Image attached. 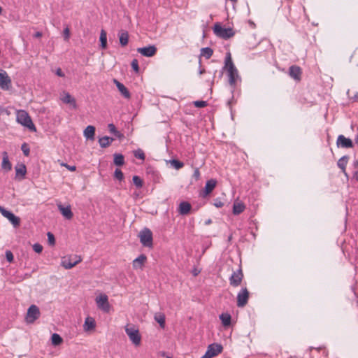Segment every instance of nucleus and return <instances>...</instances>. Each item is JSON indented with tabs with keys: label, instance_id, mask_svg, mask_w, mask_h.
<instances>
[{
	"label": "nucleus",
	"instance_id": "nucleus-50",
	"mask_svg": "<svg viewBox=\"0 0 358 358\" xmlns=\"http://www.w3.org/2000/svg\"><path fill=\"white\" fill-rule=\"evenodd\" d=\"M214 205L217 207V208H221L224 206V203L220 201H216L214 203Z\"/></svg>",
	"mask_w": 358,
	"mask_h": 358
},
{
	"label": "nucleus",
	"instance_id": "nucleus-39",
	"mask_svg": "<svg viewBox=\"0 0 358 358\" xmlns=\"http://www.w3.org/2000/svg\"><path fill=\"white\" fill-rule=\"evenodd\" d=\"M114 177L121 181L124 179V174L120 169H116L114 172Z\"/></svg>",
	"mask_w": 358,
	"mask_h": 358
},
{
	"label": "nucleus",
	"instance_id": "nucleus-31",
	"mask_svg": "<svg viewBox=\"0 0 358 358\" xmlns=\"http://www.w3.org/2000/svg\"><path fill=\"white\" fill-rule=\"evenodd\" d=\"M99 40L101 42V47L105 49L107 47V34L105 30L102 29L100 33Z\"/></svg>",
	"mask_w": 358,
	"mask_h": 358
},
{
	"label": "nucleus",
	"instance_id": "nucleus-54",
	"mask_svg": "<svg viewBox=\"0 0 358 358\" xmlns=\"http://www.w3.org/2000/svg\"><path fill=\"white\" fill-rule=\"evenodd\" d=\"M199 176H200V173H199V171L198 169H196L194 172V176L196 178H199Z\"/></svg>",
	"mask_w": 358,
	"mask_h": 358
},
{
	"label": "nucleus",
	"instance_id": "nucleus-2",
	"mask_svg": "<svg viewBox=\"0 0 358 358\" xmlns=\"http://www.w3.org/2000/svg\"><path fill=\"white\" fill-rule=\"evenodd\" d=\"M17 122L22 126L29 129V131L35 132L36 128L32 122L29 113L24 110H18L16 113Z\"/></svg>",
	"mask_w": 358,
	"mask_h": 358
},
{
	"label": "nucleus",
	"instance_id": "nucleus-48",
	"mask_svg": "<svg viewBox=\"0 0 358 358\" xmlns=\"http://www.w3.org/2000/svg\"><path fill=\"white\" fill-rule=\"evenodd\" d=\"M84 136H85L86 139H90V125H88L84 130Z\"/></svg>",
	"mask_w": 358,
	"mask_h": 358
},
{
	"label": "nucleus",
	"instance_id": "nucleus-58",
	"mask_svg": "<svg viewBox=\"0 0 358 358\" xmlns=\"http://www.w3.org/2000/svg\"><path fill=\"white\" fill-rule=\"evenodd\" d=\"M201 358H210L206 353L204 354Z\"/></svg>",
	"mask_w": 358,
	"mask_h": 358
},
{
	"label": "nucleus",
	"instance_id": "nucleus-49",
	"mask_svg": "<svg viewBox=\"0 0 358 358\" xmlns=\"http://www.w3.org/2000/svg\"><path fill=\"white\" fill-rule=\"evenodd\" d=\"M55 73H56V75H57L59 77H64V74L63 71H62V69L60 68L57 69V70L55 71Z\"/></svg>",
	"mask_w": 358,
	"mask_h": 358
},
{
	"label": "nucleus",
	"instance_id": "nucleus-33",
	"mask_svg": "<svg viewBox=\"0 0 358 358\" xmlns=\"http://www.w3.org/2000/svg\"><path fill=\"white\" fill-rule=\"evenodd\" d=\"M213 54V50L210 48L206 47L203 48L201 50V56L210 59Z\"/></svg>",
	"mask_w": 358,
	"mask_h": 358
},
{
	"label": "nucleus",
	"instance_id": "nucleus-55",
	"mask_svg": "<svg viewBox=\"0 0 358 358\" xmlns=\"http://www.w3.org/2000/svg\"><path fill=\"white\" fill-rule=\"evenodd\" d=\"M41 36H42V33H41V32H40V31H37V32L34 34V37H36V38H39V37H41Z\"/></svg>",
	"mask_w": 358,
	"mask_h": 358
},
{
	"label": "nucleus",
	"instance_id": "nucleus-43",
	"mask_svg": "<svg viewBox=\"0 0 358 358\" xmlns=\"http://www.w3.org/2000/svg\"><path fill=\"white\" fill-rule=\"evenodd\" d=\"M33 250L36 253H41L43 250V246L39 243H35L33 245Z\"/></svg>",
	"mask_w": 358,
	"mask_h": 358
},
{
	"label": "nucleus",
	"instance_id": "nucleus-63",
	"mask_svg": "<svg viewBox=\"0 0 358 358\" xmlns=\"http://www.w3.org/2000/svg\"><path fill=\"white\" fill-rule=\"evenodd\" d=\"M355 96V98H356L357 99H358V93H357V94H356Z\"/></svg>",
	"mask_w": 358,
	"mask_h": 358
},
{
	"label": "nucleus",
	"instance_id": "nucleus-62",
	"mask_svg": "<svg viewBox=\"0 0 358 358\" xmlns=\"http://www.w3.org/2000/svg\"><path fill=\"white\" fill-rule=\"evenodd\" d=\"M355 166H358V161H356V162H355Z\"/></svg>",
	"mask_w": 358,
	"mask_h": 358
},
{
	"label": "nucleus",
	"instance_id": "nucleus-42",
	"mask_svg": "<svg viewBox=\"0 0 358 358\" xmlns=\"http://www.w3.org/2000/svg\"><path fill=\"white\" fill-rule=\"evenodd\" d=\"M48 236V241L50 245H54L55 243V238L54 235L51 232H48L47 234Z\"/></svg>",
	"mask_w": 358,
	"mask_h": 358
},
{
	"label": "nucleus",
	"instance_id": "nucleus-53",
	"mask_svg": "<svg viewBox=\"0 0 358 358\" xmlns=\"http://www.w3.org/2000/svg\"><path fill=\"white\" fill-rule=\"evenodd\" d=\"M94 134H95V127L93 126H91V139L93 138Z\"/></svg>",
	"mask_w": 358,
	"mask_h": 358
},
{
	"label": "nucleus",
	"instance_id": "nucleus-27",
	"mask_svg": "<svg viewBox=\"0 0 358 358\" xmlns=\"http://www.w3.org/2000/svg\"><path fill=\"white\" fill-rule=\"evenodd\" d=\"M113 157H114L113 163L115 165H116L117 166H122L124 164L125 161H124V157L123 155L120 154V153H115L113 155Z\"/></svg>",
	"mask_w": 358,
	"mask_h": 358
},
{
	"label": "nucleus",
	"instance_id": "nucleus-46",
	"mask_svg": "<svg viewBox=\"0 0 358 358\" xmlns=\"http://www.w3.org/2000/svg\"><path fill=\"white\" fill-rule=\"evenodd\" d=\"M83 327L85 331H90V315L86 317Z\"/></svg>",
	"mask_w": 358,
	"mask_h": 358
},
{
	"label": "nucleus",
	"instance_id": "nucleus-15",
	"mask_svg": "<svg viewBox=\"0 0 358 358\" xmlns=\"http://www.w3.org/2000/svg\"><path fill=\"white\" fill-rule=\"evenodd\" d=\"M223 348L222 345L213 343L208 345L206 353L210 357H213L222 352Z\"/></svg>",
	"mask_w": 358,
	"mask_h": 358
},
{
	"label": "nucleus",
	"instance_id": "nucleus-38",
	"mask_svg": "<svg viewBox=\"0 0 358 358\" xmlns=\"http://www.w3.org/2000/svg\"><path fill=\"white\" fill-rule=\"evenodd\" d=\"M134 155L135 157L140 159L141 160H144L145 155L144 152L141 149H138L134 151Z\"/></svg>",
	"mask_w": 358,
	"mask_h": 358
},
{
	"label": "nucleus",
	"instance_id": "nucleus-3",
	"mask_svg": "<svg viewBox=\"0 0 358 358\" xmlns=\"http://www.w3.org/2000/svg\"><path fill=\"white\" fill-rule=\"evenodd\" d=\"M213 32L217 37L223 39L230 38L235 34L233 29L222 27L220 23L215 24Z\"/></svg>",
	"mask_w": 358,
	"mask_h": 358
},
{
	"label": "nucleus",
	"instance_id": "nucleus-7",
	"mask_svg": "<svg viewBox=\"0 0 358 358\" xmlns=\"http://www.w3.org/2000/svg\"><path fill=\"white\" fill-rule=\"evenodd\" d=\"M0 213L3 217L7 218L14 227H18L20 224V219L19 217L15 216L10 211L7 210L3 206H0Z\"/></svg>",
	"mask_w": 358,
	"mask_h": 358
},
{
	"label": "nucleus",
	"instance_id": "nucleus-12",
	"mask_svg": "<svg viewBox=\"0 0 358 358\" xmlns=\"http://www.w3.org/2000/svg\"><path fill=\"white\" fill-rule=\"evenodd\" d=\"M243 278L242 270L240 268L237 271L234 272L229 278L230 285L233 287H238L241 285Z\"/></svg>",
	"mask_w": 358,
	"mask_h": 358
},
{
	"label": "nucleus",
	"instance_id": "nucleus-51",
	"mask_svg": "<svg viewBox=\"0 0 358 358\" xmlns=\"http://www.w3.org/2000/svg\"><path fill=\"white\" fill-rule=\"evenodd\" d=\"M62 165L65 166L70 171H75L76 170V166H69V165L64 164H62Z\"/></svg>",
	"mask_w": 358,
	"mask_h": 358
},
{
	"label": "nucleus",
	"instance_id": "nucleus-18",
	"mask_svg": "<svg viewBox=\"0 0 358 358\" xmlns=\"http://www.w3.org/2000/svg\"><path fill=\"white\" fill-rule=\"evenodd\" d=\"M301 69L296 65H292L289 69V76L295 80L299 81L301 79Z\"/></svg>",
	"mask_w": 358,
	"mask_h": 358
},
{
	"label": "nucleus",
	"instance_id": "nucleus-9",
	"mask_svg": "<svg viewBox=\"0 0 358 358\" xmlns=\"http://www.w3.org/2000/svg\"><path fill=\"white\" fill-rule=\"evenodd\" d=\"M39 316V308L36 305L30 306L27 310V322L28 323H33Z\"/></svg>",
	"mask_w": 358,
	"mask_h": 358
},
{
	"label": "nucleus",
	"instance_id": "nucleus-45",
	"mask_svg": "<svg viewBox=\"0 0 358 358\" xmlns=\"http://www.w3.org/2000/svg\"><path fill=\"white\" fill-rule=\"evenodd\" d=\"M6 258L8 262H12L13 261V255L11 251L6 250Z\"/></svg>",
	"mask_w": 358,
	"mask_h": 358
},
{
	"label": "nucleus",
	"instance_id": "nucleus-41",
	"mask_svg": "<svg viewBox=\"0 0 358 358\" xmlns=\"http://www.w3.org/2000/svg\"><path fill=\"white\" fill-rule=\"evenodd\" d=\"M131 67L134 69V71L136 73H138V71H139L138 62L136 59H134L131 61Z\"/></svg>",
	"mask_w": 358,
	"mask_h": 358
},
{
	"label": "nucleus",
	"instance_id": "nucleus-20",
	"mask_svg": "<svg viewBox=\"0 0 358 358\" xmlns=\"http://www.w3.org/2000/svg\"><path fill=\"white\" fill-rule=\"evenodd\" d=\"M192 210L191 204L187 201H182L179 204L178 213L182 215H186L189 213Z\"/></svg>",
	"mask_w": 358,
	"mask_h": 358
},
{
	"label": "nucleus",
	"instance_id": "nucleus-34",
	"mask_svg": "<svg viewBox=\"0 0 358 358\" xmlns=\"http://www.w3.org/2000/svg\"><path fill=\"white\" fill-rule=\"evenodd\" d=\"M51 341L53 345H59L63 342V339L59 334L55 333L52 335Z\"/></svg>",
	"mask_w": 358,
	"mask_h": 358
},
{
	"label": "nucleus",
	"instance_id": "nucleus-26",
	"mask_svg": "<svg viewBox=\"0 0 358 358\" xmlns=\"http://www.w3.org/2000/svg\"><path fill=\"white\" fill-rule=\"evenodd\" d=\"M348 157L343 156L341 159H338L337 162L338 166L343 171V173L346 177H348V173L345 171L346 165L348 164Z\"/></svg>",
	"mask_w": 358,
	"mask_h": 358
},
{
	"label": "nucleus",
	"instance_id": "nucleus-13",
	"mask_svg": "<svg viewBox=\"0 0 358 358\" xmlns=\"http://www.w3.org/2000/svg\"><path fill=\"white\" fill-rule=\"evenodd\" d=\"M60 99L63 103L68 104L70 108H76V99L69 92H63L60 94Z\"/></svg>",
	"mask_w": 358,
	"mask_h": 358
},
{
	"label": "nucleus",
	"instance_id": "nucleus-36",
	"mask_svg": "<svg viewBox=\"0 0 358 358\" xmlns=\"http://www.w3.org/2000/svg\"><path fill=\"white\" fill-rule=\"evenodd\" d=\"M170 164H171V166L173 167H174L177 170L182 168L184 166V164L182 162L177 160V159L171 160Z\"/></svg>",
	"mask_w": 358,
	"mask_h": 358
},
{
	"label": "nucleus",
	"instance_id": "nucleus-14",
	"mask_svg": "<svg viewBox=\"0 0 358 358\" xmlns=\"http://www.w3.org/2000/svg\"><path fill=\"white\" fill-rule=\"evenodd\" d=\"M80 261V259H78L76 257H63L62 259L61 265L66 269H70L76 266Z\"/></svg>",
	"mask_w": 358,
	"mask_h": 358
},
{
	"label": "nucleus",
	"instance_id": "nucleus-17",
	"mask_svg": "<svg viewBox=\"0 0 358 358\" xmlns=\"http://www.w3.org/2000/svg\"><path fill=\"white\" fill-rule=\"evenodd\" d=\"M15 180L19 181L22 180L25 178L27 173V168L24 164H17L15 167Z\"/></svg>",
	"mask_w": 358,
	"mask_h": 358
},
{
	"label": "nucleus",
	"instance_id": "nucleus-4",
	"mask_svg": "<svg viewBox=\"0 0 358 358\" xmlns=\"http://www.w3.org/2000/svg\"><path fill=\"white\" fill-rule=\"evenodd\" d=\"M96 304L99 310L103 313H108L110 305L108 302V296L106 294L100 293L95 298Z\"/></svg>",
	"mask_w": 358,
	"mask_h": 358
},
{
	"label": "nucleus",
	"instance_id": "nucleus-23",
	"mask_svg": "<svg viewBox=\"0 0 358 358\" xmlns=\"http://www.w3.org/2000/svg\"><path fill=\"white\" fill-rule=\"evenodd\" d=\"M58 208L61 212L62 215L67 220H70L73 217V213L71 210L70 206L64 207L62 204L58 205Z\"/></svg>",
	"mask_w": 358,
	"mask_h": 358
},
{
	"label": "nucleus",
	"instance_id": "nucleus-57",
	"mask_svg": "<svg viewBox=\"0 0 358 358\" xmlns=\"http://www.w3.org/2000/svg\"><path fill=\"white\" fill-rule=\"evenodd\" d=\"M211 223H212V220L211 219H208V220L205 221V224L206 225H208V224H210Z\"/></svg>",
	"mask_w": 358,
	"mask_h": 358
},
{
	"label": "nucleus",
	"instance_id": "nucleus-47",
	"mask_svg": "<svg viewBox=\"0 0 358 358\" xmlns=\"http://www.w3.org/2000/svg\"><path fill=\"white\" fill-rule=\"evenodd\" d=\"M63 36L65 41H68L70 36V30L68 27L65 28L63 31Z\"/></svg>",
	"mask_w": 358,
	"mask_h": 358
},
{
	"label": "nucleus",
	"instance_id": "nucleus-59",
	"mask_svg": "<svg viewBox=\"0 0 358 358\" xmlns=\"http://www.w3.org/2000/svg\"><path fill=\"white\" fill-rule=\"evenodd\" d=\"M204 73H205V69H200L199 74H203Z\"/></svg>",
	"mask_w": 358,
	"mask_h": 358
},
{
	"label": "nucleus",
	"instance_id": "nucleus-64",
	"mask_svg": "<svg viewBox=\"0 0 358 358\" xmlns=\"http://www.w3.org/2000/svg\"><path fill=\"white\" fill-rule=\"evenodd\" d=\"M1 12H2V8H1V7L0 6V14L1 13Z\"/></svg>",
	"mask_w": 358,
	"mask_h": 358
},
{
	"label": "nucleus",
	"instance_id": "nucleus-30",
	"mask_svg": "<svg viewBox=\"0 0 358 358\" xmlns=\"http://www.w3.org/2000/svg\"><path fill=\"white\" fill-rule=\"evenodd\" d=\"M220 319L224 327H228L231 324V317L228 313H222L220 315Z\"/></svg>",
	"mask_w": 358,
	"mask_h": 358
},
{
	"label": "nucleus",
	"instance_id": "nucleus-29",
	"mask_svg": "<svg viewBox=\"0 0 358 358\" xmlns=\"http://www.w3.org/2000/svg\"><path fill=\"white\" fill-rule=\"evenodd\" d=\"M114 141V138L108 137V136H103L101 138H99V142L100 144V146L101 148H107L109 146L111 143Z\"/></svg>",
	"mask_w": 358,
	"mask_h": 358
},
{
	"label": "nucleus",
	"instance_id": "nucleus-61",
	"mask_svg": "<svg viewBox=\"0 0 358 358\" xmlns=\"http://www.w3.org/2000/svg\"><path fill=\"white\" fill-rule=\"evenodd\" d=\"M198 273H199V272H198L196 270H194V272H193V274H194V275H195V276H196V275H198Z\"/></svg>",
	"mask_w": 358,
	"mask_h": 358
},
{
	"label": "nucleus",
	"instance_id": "nucleus-40",
	"mask_svg": "<svg viewBox=\"0 0 358 358\" xmlns=\"http://www.w3.org/2000/svg\"><path fill=\"white\" fill-rule=\"evenodd\" d=\"M21 150L23 152V154L25 155V156H29V152H30V150H29V145L26 143H24L22 146H21Z\"/></svg>",
	"mask_w": 358,
	"mask_h": 358
},
{
	"label": "nucleus",
	"instance_id": "nucleus-56",
	"mask_svg": "<svg viewBox=\"0 0 358 358\" xmlns=\"http://www.w3.org/2000/svg\"><path fill=\"white\" fill-rule=\"evenodd\" d=\"M353 177L357 181H358V171L354 173Z\"/></svg>",
	"mask_w": 358,
	"mask_h": 358
},
{
	"label": "nucleus",
	"instance_id": "nucleus-5",
	"mask_svg": "<svg viewBox=\"0 0 358 358\" xmlns=\"http://www.w3.org/2000/svg\"><path fill=\"white\" fill-rule=\"evenodd\" d=\"M138 237L141 244L147 248H152V233L148 229L144 228L139 232Z\"/></svg>",
	"mask_w": 358,
	"mask_h": 358
},
{
	"label": "nucleus",
	"instance_id": "nucleus-35",
	"mask_svg": "<svg viewBox=\"0 0 358 358\" xmlns=\"http://www.w3.org/2000/svg\"><path fill=\"white\" fill-rule=\"evenodd\" d=\"M134 184L136 186L137 188H141L143 185V182L142 179L138 176H134L132 178Z\"/></svg>",
	"mask_w": 358,
	"mask_h": 358
},
{
	"label": "nucleus",
	"instance_id": "nucleus-10",
	"mask_svg": "<svg viewBox=\"0 0 358 358\" xmlns=\"http://www.w3.org/2000/svg\"><path fill=\"white\" fill-rule=\"evenodd\" d=\"M249 299V292L246 287L242 288L237 295V306L244 307Z\"/></svg>",
	"mask_w": 358,
	"mask_h": 358
},
{
	"label": "nucleus",
	"instance_id": "nucleus-60",
	"mask_svg": "<svg viewBox=\"0 0 358 358\" xmlns=\"http://www.w3.org/2000/svg\"><path fill=\"white\" fill-rule=\"evenodd\" d=\"M355 143H356L357 144V145H358V134L355 136Z\"/></svg>",
	"mask_w": 358,
	"mask_h": 358
},
{
	"label": "nucleus",
	"instance_id": "nucleus-21",
	"mask_svg": "<svg viewBox=\"0 0 358 358\" xmlns=\"http://www.w3.org/2000/svg\"><path fill=\"white\" fill-rule=\"evenodd\" d=\"M114 83L115 84L116 87H117L118 90L121 93V94L127 99H129L131 96V94L127 90V88L121 83H120L116 79L113 80Z\"/></svg>",
	"mask_w": 358,
	"mask_h": 358
},
{
	"label": "nucleus",
	"instance_id": "nucleus-28",
	"mask_svg": "<svg viewBox=\"0 0 358 358\" xmlns=\"http://www.w3.org/2000/svg\"><path fill=\"white\" fill-rule=\"evenodd\" d=\"M245 206L242 202H235L233 205V213L239 215L245 210Z\"/></svg>",
	"mask_w": 358,
	"mask_h": 358
},
{
	"label": "nucleus",
	"instance_id": "nucleus-8",
	"mask_svg": "<svg viewBox=\"0 0 358 358\" xmlns=\"http://www.w3.org/2000/svg\"><path fill=\"white\" fill-rule=\"evenodd\" d=\"M12 87L11 79L4 70L0 69V88L9 90Z\"/></svg>",
	"mask_w": 358,
	"mask_h": 358
},
{
	"label": "nucleus",
	"instance_id": "nucleus-25",
	"mask_svg": "<svg viewBox=\"0 0 358 358\" xmlns=\"http://www.w3.org/2000/svg\"><path fill=\"white\" fill-rule=\"evenodd\" d=\"M120 43L122 46H125L129 42V34L127 31L121 30L119 33Z\"/></svg>",
	"mask_w": 358,
	"mask_h": 358
},
{
	"label": "nucleus",
	"instance_id": "nucleus-1",
	"mask_svg": "<svg viewBox=\"0 0 358 358\" xmlns=\"http://www.w3.org/2000/svg\"><path fill=\"white\" fill-rule=\"evenodd\" d=\"M223 69L227 71L229 85L231 87H234L237 80L238 79V73L232 62L230 52H228L226 55L224 66Z\"/></svg>",
	"mask_w": 358,
	"mask_h": 358
},
{
	"label": "nucleus",
	"instance_id": "nucleus-44",
	"mask_svg": "<svg viewBox=\"0 0 358 358\" xmlns=\"http://www.w3.org/2000/svg\"><path fill=\"white\" fill-rule=\"evenodd\" d=\"M194 105L197 108H203L207 106V103L204 101H195Z\"/></svg>",
	"mask_w": 358,
	"mask_h": 358
},
{
	"label": "nucleus",
	"instance_id": "nucleus-19",
	"mask_svg": "<svg viewBox=\"0 0 358 358\" xmlns=\"http://www.w3.org/2000/svg\"><path fill=\"white\" fill-rule=\"evenodd\" d=\"M147 260V257L142 254L139 255L137 258H136L133 262L132 266L134 269H141L142 270L143 266Z\"/></svg>",
	"mask_w": 358,
	"mask_h": 358
},
{
	"label": "nucleus",
	"instance_id": "nucleus-52",
	"mask_svg": "<svg viewBox=\"0 0 358 358\" xmlns=\"http://www.w3.org/2000/svg\"><path fill=\"white\" fill-rule=\"evenodd\" d=\"M96 327V322L94 319L91 317V331L93 330Z\"/></svg>",
	"mask_w": 358,
	"mask_h": 358
},
{
	"label": "nucleus",
	"instance_id": "nucleus-32",
	"mask_svg": "<svg viewBox=\"0 0 358 358\" xmlns=\"http://www.w3.org/2000/svg\"><path fill=\"white\" fill-rule=\"evenodd\" d=\"M108 128L109 131L114 136H115L117 138H121L123 137V134L116 129L115 126L113 123L109 124L108 125Z\"/></svg>",
	"mask_w": 358,
	"mask_h": 358
},
{
	"label": "nucleus",
	"instance_id": "nucleus-37",
	"mask_svg": "<svg viewBox=\"0 0 358 358\" xmlns=\"http://www.w3.org/2000/svg\"><path fill=\"white\" fill-rule=\"evenodd\" d=\"M155 320L159 324L160 327L164 328L165 325V317L164 315L155 316Z\"/></svg>",
	"mask_w": 358,
	"mask_h": 358
},
{
	"label": "nucleus",
	"instance_id": "nucleus-16",
	"mask_svg": "<svg viewBox=\"0 0 358 358\" xmlns=\"http://www.w3.org/2000/svg\"><path fill=\"white\" fill-rule=\"evenodd\" d=\"M137 52L145 57H152L157 52V48L155 45H148L143 48H138Z\"/></svg>",
	"mask_w": 358,
	"mask_h": 358
},
{
	"label": "nucleus",
	"instance_id": "nucleus-6",
	"mask_svg": "<svg viewBox=\"0 0 358 358\" xmlns=\"http://www.w3.org/2000/svg\"><path fill=\"white\" fill-rule=\"evenodd\" d=\"M125 331L128 335L129 339L135 345H138L141 343V336L139 334L138 329L134 326H126Z\"/></svg>",
	"mask_w": 358,
	"mask_h": 358
},
{
	"label": "nucleus",
	"instance_id": "nucleus-11",
	"mask_svg": "<svg viewBox=\"0 0 358 358\" xmlns=\"http://www.w3.org/2000/svg\"><path fill=\"white\" fill-rule=\"evenodd\" d=\"M336 145L338 148H351L353 147L352 141L343 135H339L337 138Z\"/></svg>",
	"mask_w": 358,
	"mask_h": 358
},
{
	"label": "nucleus",
	"instance_id": "nucleus-22",
	"mask_svg": "<svg viewBox=\"0 0 358 358\" xmlns=\"http://www.w3.org/2000/svg\"><path fill=\"white\" fill-rule=\"evenodd\" d=\"M1 168L6 171H9L12 169V164L9 161L8 153L5 151L2 153Z\"/></svg>",
	"mask_w": 358,
	"mask_h": 358
},
{
	"label": "nucleus",
	"instance_id": "nucleus-24",
	"mask_svg": "<svg viewBox=\"0 0 358 358\" xmlns=\"http://www.w3.org/2000/svg\"><path fill=\"white\" fill-rule=\"evenodd\" d=\"M216 180L213 179L208 180L205 185L203 196L209 194L216 186Z\"/></svg>",
	"mask_w": 358,
	"mask_h": 358
}]
</instances>
